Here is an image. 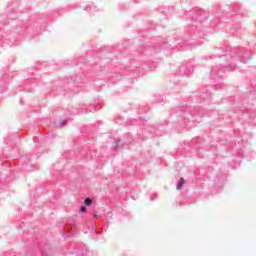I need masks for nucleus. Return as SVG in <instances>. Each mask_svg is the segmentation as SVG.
Instances as JSON below:
<instances>
[{
    "label": "nucleus",
    "instance_id": "1",
    "mask_svg": "<svg viewBox=\"0 0 256 256\" xmlns=\"http://www.w3.org/2000/svg\"><path fill=\"white\" fill-rule=\"evenodd\" d=\"M183 185H185V179L180 178L179 183L177 185V189L178 190L182 189Z\"/></svg>",
    "mask_w": 256,
    "mask_h": 256
},
{
    "label": "nucleus",
    "instance_id": "2",
    "mask_svg": "<svg viewBox=\"0 0 256 256\" xmlns=\"http://www.w3.org/2000/svg\"><path fill=\"white\" fill-rule=\"evenodd\" d=\"M92 202H93V201L91 200V198H86V199L84 200V204L87 205V206L91 205Z\"/></svg>",
    "mask_w": 256,
    "mask_h": 256
},
{
    "label": "nucleus",
    "instance_id": "3",
    "mask_svg": "<svg viewBox=\"0 0 256 256\" xmlns=\"http://www.w3.org/2000/svg\"><path fill=\"white\" fill-rule=\"evenodd\" d=\"M87 212V208L85 206H82L80 208V213H86Z\"/></svg>",
    "mask_w": 256,
    "mask_h": 256
}]
</instances>
